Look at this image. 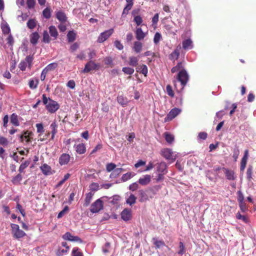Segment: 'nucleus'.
<instances>
[{"instance_id":"63","label":"nucleus","mask_w":256,"mask_h":256,"mask_svg":"<svg viewBox=\"0 0 256 256\" xmlns=\"http://www.w3.org/2000/svg\"><path fill=\"white\" fill-rule=\"evenodd\" d=\"M132 6L130 4H127L123 10L122 16H124V15H127L128 13V11L132 8Z\"/></svg>"},{"instance_id":"36","label":"nucleus","mask_w":256,"mask_h":256,"mask_svg":"<svg viewBox=\"0 0 256 256\" xmlns=\"http://www.w3.org/2000/svg\"><path fill=\"white\" fill-rule=\"evenodd\" d=\"M164 136L166 142L170 144H172L174 140V136L168 132L164 133Z\"/></svg>"},{"instance_id":"62","label":"nucleus","mask_w":256,"mask_h":256,"mask_svg":"<svg viewBox=\"0 0 256 256\" xmlns=\"http://www.w3.org/2000/svg\"><path fill=\"white\" fill-rule=\"evenodd\" d=\"M238 204L244 202V195L242 192L240 190L238 192Z\"/></svg>"},{"instance_id":"18","label":"nucleus","mask_w":256,"mask_h":256,"mask_svg":"<svg viewBox=\"0 0 256 256\" xmlns=\"http://www.w3.org/2000/svg\"><path fill=\"white\" fill-rule=\"evenodd\" d=\"M248 150L244 151V155L241 160L240 170V171H244L246 168L247 160L248 159Z\"/></svg>"},{"instance_id":"34","label":"nucleus","mask_w":256,"mask_h":256,"mask_svg":"<svg viewBox=\"0 0 256 256\" xmlns=\"http://www.w3.org/2000/svg\"><path fill=\"white\" fill-rule=\"evenodd\" d=\"M10 121L11 124L14 126H18L20 125L18 116L14 113L11 115Z\"/></svg>"},{"instance_id":"53","label":"nucleus","mask_w":256,"mask_h":256,"mask_svg":"<svg viewBox=\"0 0 256 256\" xmlns=\"http://www.w3.org/2000/svg\"><path fill=\"white\" fill-rule=\"evenodd\" d=\"M22 180V176L20 174H18L14 176L12 180V182L14 184H16L19 183Z\"/></svg>"},{"instance_id":"26","label":"nucleus","mask_w":256,"mask_h":256,"mask_svg":"<svg viewBox=\"0 0 256 256\" xmlns=\"http://www.w3.org/2000/svg\"><path fill=\"white\" fill-rule=\"evenodd\" d=\"M38 80L37 78L30 79L28 82L29 87L32 90L36 89L38 87Z\"/></svg>"},{"instance_id":"4","label":"nucleus","mask_w":256,"mask_h":256,"mask_svg":"<svg viewBox=\"0 0 256 256\" xmlns=\"http://www.w3.org/2000/svg\"><path fill=\"white\" fill-rule=\"evenodd\" d=\"M11 228L12 233L13 234L14 238L16 239H20L26 235V233L22 230L20 229L18 225L12 224Z\"/></svg>"},{"instance_id":"38","label":"nucleus","mask_w":256,"mask_h":256,"mask_svg":"<svg viewBox=\"0 0 256 256\" xmlns=\"http://www.w3.org/2000/svg\"><path fill=\"white\" fill-rule=\"evenodd\" d=\"M52 10L50 8L46 7L42 11V15L44 18L49 19L51 17Z\"/></svg>"},{"instance_id":"51","label":"nucleus","mask_w":256,"mask_h":256,"mask_svg":"<svg viewBox=\"0 0 256 256\" xmlns=\"http://www.w3.org/2000/svg\"><path fill=\"white\" fill-rule=\"evenodd\" d=\"M70 250L69 246H66V249H58L56 252L57 256H62L63 254H66L68 252V250Z\"/></svg>"},{"instance_id":"39","label":"nucleus","mask_w":256,"mask_h":256,"mask_svg":"<svg viewBox=\"0 0 256 256\" xmlns=\"http://www.w3.org/2000/svg\"><path fill=\"white\" fill-rule=\"evenodd\" d=\"M136 198L133 194H130L126 200V202L127 204L132 206L136 203Z\"/></svg>"},{"instance_id":"60","label":"nucleus","mask_w":256,"mask_h":256,"mask_svg":"<svg viewBox=\"0 0 256 256\" xmlns=\"http://www.w3.org/2000/svg\"><path fill=\"white\" fill-rule=\"evenodd\" d=\"M132 177V174L131 172H127L124 174L122 175V180L123 182L127 181L128 180L131 178Z\"/></svg>"},{"instance_id":"48","label":"nucleus","mask_w":256,"mask_h":256,"mask_svg":"<svg viewBox=\"0 0 256 256\" xmlns=\"http://www.w3.org/2000/svg\"><path fill=\"white\" fill-rule=\"evenodd\" d=\"M104 64L106 65H108L111 68L114 66L113 60L111 57H106L104 59Z\"/></svg>"},{"instance_id":"3","label":"nucleus","mask_w":256,"mask_h":256,"mask_svg":"<svg viewBox=\"0 0 256 256\" xmlns=\"http://www.w3.org/2000/svg\"><path fill=\"white\" fill-rule=\"evenodd\" d=\"M160 154L166 160H170V162H173L176 158V155L174 154L172 150L168 148L162 150Z\"/></svg>"},{"instance_id":"58","label":"nucleus","mask_w":256,"mask_h":256,"mask_svg":"<svg viewBox=\"0 0 256 256\" xmlns=\"http://www.w3.org/2000/svg\"><path fill=\"white\" fill-rule=\"evenodd\" d=\"M162 38V35L160 32H156L154 34V44H158L159 42L160 41V39Z\"/></svg>"},{"instance_id":"54","label":"nucleus","mask_w":256,"mask_h":256,"mask_svg":"<svg viewBox=\"0 0 256 256\" xmlns=\"http://www.w3.org/2000/svg\"><path fill=\"white\" fill-rule=\"evenodd\" d=\"M116 168V165L114 163H108L106 165V170L108 172H110Z\"/></svg>"},{"instance_id":"16","label":"nucleus","mask_w":256,"mask_h":256,"mask_svg":"<svg viewBox=\"0 0 256 256\" xmlns=\"http://www.w3.org/2000/svg\"><path fill=\"white\" fill-rule=\"evenodd\" d=\"M56 17L62 23H65L68 20L66 14L62 10L56 12Z\"/></svg>"},{"instance_id":"50","label":"nucleus","mask_w":256,"mask_h":256,"mask_svg":"<svg viewBox=\"0 0 256 256\" xmlns=\"http://www.w3.org/2000/svg\"><path fill=\"white\" fill-rule=\"evenodd\" d=\"M72 256H84L82 252L80 251V249L77 248H74L72 250Z\"/></svg>"},{"instance_id":"45","label":"nucleus","mask_w":256,"mask_h":256,"mask_svg":"<svg viewBox=\"0 0 256 256\" xmlns=\"http://www.w3.org/2000/svg\"><path fill=\"white\" fill-rule=\"evenodd\" d=\"M252 166L250 165L247 169L246 171V178L247 179L250 181L252 178Z\"/></svg>"},{"instance_id":"57","label":"nucleus","mask_w":256,"mask_h":256,"mask_svg":"<svg viewBox=\"0 0 256 256\" xmlns=\"http://www.w3.org/2000/svg\"><path fill=\"white\" fill-rule=\"evenodd\" d=\"M26 4L29 9L33 8L36 4L35 0H26Z\"/></svg>"},{"instance_id":"2","label":"nucleus","mask_w":256,"mask_h":256,"mask_svg":"<svg viewBox=\"0 0 256 256\" xmlns=\"http://www.w3.org/2000/svg\"><path fill=\"white\" fill-rule=\"evenodd\" d=\"M34 58L32 56H26L25 59L22 60L18 64V68L22 71H25L26 67H28L29 69H30L32 66V62L33 61Z\"/></svg>"},{"instance_id":"14","label":"nucleus","mask_w":256,"mask_h":256,"mask_svg":"<svg viewBox=\"0 0 256 256\" xmlns=\"http://www.w3.org/2000/svg\"><path fill=\"white\" fill-rule=\"evenodd\" d=\"M70 155L68 154H62L60 155L58 159V162L60 166L67 164L70 160Z\"/></svg>"},{"instance_id":"13","label":"nucleus","mask_w":256,"mask_h":256,"mask_svg":"<svg viewBox=\"0 0 256 256\" xmlns=\"http://www.w3.org/2000/svg\"><path fill=\"white\" fill-rule=\"evenodd\" d=\"M222 170L224 172L226 178L228 180H234L236 178V176L234 172L232 170L228 169L226 168H222Z\"/></svg>"},{"instance_id":"17","label":"nucleus","mask_w":256,"mask_h":256,"mask_svg":"<svg viewBox=\"0 0 256 256\" xmlns=\"http://www.w3.org/2000/svg\"><path fill=\"white\" fill-rule=\"evenodd\" d=\"M136 38L138 40H142L146 36L147 32H144L140 27L136 28L135 30Z\"/></svg>"},{"instance_id":"64","label":"nucleus","mask_w":256,"mask_h":256,"mask_svg":"<svg viewBox=\"0 0 256 256\" xmlns=\"http://www.w3.org/2000/svg\"><path fill=\"white\" fill-rule=\"evenodd\" d=\"M120 169L115 168L114 171L111 173L110 176V178H116L120 174Z\"/></svg>"},{"instance_id":"25","label":"nucleus","mask_w":256,"mask_h":256,"mask_svg":"<svg viewBox=\"0 0 256 256\" xmlns=\"http://www.w3.org/2000/svg\"><path fill=\"white\" fill-rule=\"evenodd\" d=\"M48 30L51 36L54 38V40H56L58 36V32L56 28L54 26H51L48 28Z\"/></svg>"},{"instance_id":"55","label":"nucleus","mask_w":256,"mask_h":256,"mask_svg":"<svg viewBox=\"0 0 256 256\" xmlns=\"http://www.w3.org/2000/svg\"><path fill=\"white\" fill-rule=\"evenodd\" d=\"M30 162L28 161H26L22 163L19 168L18 171L20 172L21 173L23 172L24 170L28 166Z\"/></svg>"},{"instance_id":"52","label":"nucleus","mask_w":256,"mask_h":256,"mask_svg":"<svg viewBox=\"0 0 256 256\" xmlns=\"http://www.w3.org/2000/svg\"><path fill=\"white\" fill-rule=\"evenodd\" d=\"M110 244L107 242L105 244L104 246L102 248V252L104 254H106L110 252Z\"/></svg>"},{"instance_id":"21","label":"nucleus","mask_w":256,"mask_h":256,"mask_svg":"<svg viewBox=\"0 0 256 256\" xmlns=\"http://www.w3.org/2000/svg\"><path fill=\"white\" fill-rule=\"evenodd\" d=\"M30 42L33 45H36L38 40L40 38V35L37 32H35L30 34Z\"/></svg>"},{"instance_id":"56","label":"nucleus","mask_w":256,"mask_h":256,"mask_svg":"<svg viewBox=\"0 0 256 256\" xmlns=\"http://www.w3.org/2000/svg\"><path fill=\"white\" fill-rule=\"evenodd\" d=\"M238 204L240 210L242 212H246L248 211V208L245 202L239 203Z\"/></svg>"},{"instance_id":"9","label":"nucleus","mask_w":256,"mask_h":256,"mask_svg":"<svg viewBox=\"0 0 256 256\" xmlns=\"http://www.w3.org/2000/svg\"><path fill=\"white\" fill-rule=\"evenodd\" d=\"M181 110L178 108H172L167 114L164 118V122H170L176 118L180 112Z\"/></svg>"},{"instance_id":"42","label":"nucleus","mask_w":256,"mask_h":256,"mask_svg":"<svg viewBox=\"0 0 256 256\" xmlns=\"http://www.w3.org/2000/svg\"><path fill=\"white\" fill-rule=\"evenodd\" d=\"M182 70H184V68L181 62H178L176 66H174L171 72L172 73H174L178 71H180Z\"/></svg>"},{"instance_id":"59","label":"nucleus","mask_w":256,"mask_h":256,"mask_svg":"<svg viewBox=\"0 0 256 256\" xmlns=\"http://www.w3.org/2000/svg\"><path fill=\"white\" fill-rule=\"evenodd\" d=\"M166 92L168 96H171L172 98L174 96V91L172 89V86L168 84L166 86Z\"/></svg>"},{"instance_id":"10","label":"nucleus","mask_w":256,"mask_h":256,"mask_svg":"<svg viewBox=\"0 0 256 256\" xmlns=\"http://www.w3.org/2000/svg\"><path fill=\"white\" fill-rule=\"evenodd\" d=\"M98 68L99 65L98 64H96L94 61L90 60L85 64L83 72L88 73L91 70L98 69Z\"/></svg>"},{"instance_id":"31","label":"nucleus","mask_w":256,"mask_h":256,"mask_svg":"<svg viewBox=\"0 0 256 256\" xmlns=\"http://www.w3.org/2000/svg\"><path fill=\"white\" fill-rule=\"evenodd\" d=\"M136 71L139 72L142 74H143L144 76H146V74L148 72V68L146 65L142 64V66H138L136 68Z\"/></svg>"},{"instance_id":"28","label":"nucleus","mask_w":256,"mask_h":256,"mask_svg":"<svg viewBox=\"0 0 256 256\" xmlns=\"http://www.w3.org/2000/svg\"><path fill=\"white\" fill-rule=\"evenodd\" d=\"M50 128H51L52 129V132H51V134H52V137H51V140H53L54 138V136H55V135L58 132V130H57V128H58V124H56V121H54L51 124H50Z\"/></svg>"},{"instance_id":"24","label":"nucleus","mask_w":256,"mask_h":256,"mask_svg":"<svg viewBox=\"0 0 256 256\" xmlns=\"http://www.w3.org/2000/svg\"><path fill=\"white\" fill-rule=\"evenodd\" d=\"M142 48V44L140 40L136 41L134 43L133 50L136 53H140Z\"/></svg>"},{"instance_id":"1","label":"nucleus","mask_w":256,"mask_h":256,"mask_svg":"<svg viewBox=\"0 0 256 256\" xmlns=\"http://www.w3.org/2000/svg\"><path fill=\"white\" fill-rule=\"evenodd\" d=\"M189 79V76L187 72L185 70H180L176 76V80L180 82L181 87L178 88L176 86V80H174V86L176 90L180 92L182 90L186 84Z\"/></svg>"},{"instance_id":"7","label":"nucleus","mask_w":256,"mask_h":256,"mask_svg":"<svg viewBox=\"0 0 256 256\" xmlns=\"http://www.w3.org/2000/svg\"><path fill=\"white\" fill-rule=\"evenodd\" d=\"M46 109L50 113H54L60 108V105L57 102L49 98L48 104L46 106Z\"/></svg>"},{"instance_id":"20","label":"nucleus","mask_w":256,"mask_h":256,"mask_svg":"<svg viewBox=\"0 0 256 256\" xmlns=\"http://www.w3.org/2000/svg\"><path fill=\"white\" fill-rule=\"evenodd\" d=\"M40 169L42 170V174L46 176L52 174L51 167L46 164H44L40 167Z\"/></svg>"},{"instance_id":"30","label":"nucleus","mask_w":256,"mask_h":256,"mask_svg":"<svg viewBox=\"0 0 256 256\" xmlns=\"http://www.w3.org/2000/svg\"><path fill=\"white\" fill-rule=\"evenodd\" d=\"M93 196H94V194H92V192H88L86 194V198L84 200V207H87L90 205V204L92 201Z\"/></svg>"},{"instance_id":"27","label":"nucleus","mask_w":256,"mask_h":256,"mask_svg":"<svg viewBox=\"0 0 256 256\" xmlns=\"http://www.w3.org/2000/svg\"><path fill=\"white\" fill-rule=\"evenodd\" d=\"M138 57L135 56H130L129 58L128 64L134 67L138 65Z\"/></svg>"},{"instance_id":"40","label":"nucleus","mask_w":256,"mask_h":256,"mask_svg":"<svg viewBox=\"0 0 256 256\" xmlns=\"http://www.w3.org/2000/svg\"><path fill=\"white\" fill-rule=\"evenodd\" d=\"M42 41L46 44H48L50 42V38L47 30H44L43 32Z\"/></svg>"},{"instance_id":"19","label":"nucleus","mask_w":256,"mask_h":256,"mask_svg":"<svg viewBox=\"0 0 256 256\" xmlns=\"http://www.w3.org/2000/svg\"><path fill=\"white\" fill-rule=\"evenodd\" d=\"M151 176L149 174L144 176L143 177L140 178L138 180V183L142 186L148 185L151 181Z\"/></svg>"},{"instance_id":"37","label":"nucleus","mask_w":256,"mask_h":256,"mask_svg":"<svg viewBox=\"0 0 256 256\" xmlns=\"http://www.w3.org/2000/svg\"><path fill=\"white\" fill-rule=\"evenodd\" d=\"M58 66V64L56 62H52L49 64H48L44 68V70H46L47 72L50 71H52L55 70Z\"/></svg>"},{"instance_id":"35","label":"nucleus","mask_w":256,"mask_h":256,"mask_svg":"<svg viewBox=\"0 0 256 256\" xmlns=\"http://www.w3.org/2000/svg\"><path fill=\"white\" fill-rule=\"evenodd\" d=\"M26 24L28 28L32 30L36 26V20L34 18H30Z\"/></svg>"},{"instance_id":"8","label":"nucleus","mask_w":256,"mask_h":256,"mask_svg":"<svg viewBox=\"0 0 256 256\" xmlns=\"http://www.w3.org/2000/svg\"><path fill=\"white\" fill-rule=\"evenodd\" d=\"M33 133L28 130L22 132V134L19 136L20 142H23L24 141L26 143H29L32 142V139Z\"/></svg>"},{"instance_id":"41","label":"nucleus","mask_w":256,"mask_h":256,"mask_svg":"<svg viewBox=\"0 0 256 256\" xmlns=\"http://www.w3.org/2000/svg\"><path fill=\"white\" fill-rule=\"evenodd\" d=\"M117 100L118 102L122 106H126L128 103L126 98L122 96H118L117 97Z\"/></svg>"},{"instance_id":"61","label":"nucleus","mask_w":256,"mask_h":256,"mask_svg":"<svg viewBox=\"0 0 256 256\" xmlns=\"http://www.w3.org/2000/svg\"><path fill=\"white\" fill-rule=\"evenodd\" d=\"M79 48V44L78 42H74L72 44L70 48L71 52H74Z\"/></svg>"},{"instance_id":"15","label":"nucleus","mask_w":256,"mask_h":256,"mask_svg":"<svg viewBox=\"0 0 256 256\" xmlns=\"http://www.w3.org/2000/svg\"><path fill=\"white\" fill-rule=\"evenodd\" d=\"M156 172L158 173H164L166 174L168 172L167 170V165L164 162L158 163L156 165Z\"/></svg>"},{"instance_id":"12","label":"nucleus","mask_w":256,"mask_h":256,"mask_svg":"<svg viewBox=\"0 0 256 256\" xmlns=\"http://www.w3.org/2000/svg\"><path fill=\"white\" fill-rule=\"evenodd\" d=\"M64 240H68L71 242H82V240L78 236H72L70 232H66L62 236Z\"/></svg>"},{"instance_id":"33","label":"nucleus","mask_w":256,"mask_h":256,"mask_svg":"<svg viewBox=\"0 0 256 256\" xmlns=\"http://www.w3.org/2000/svg\"><path fill=\"white\" fill-rule=\"evenodd\" d=\"M136 12L134 10H133L132 12V14L134 16V22L136 24L137 26H139L140 25L143 20L142 18L140 16H136Z\"/></svg>"},{"instance_id":"32","label":"nucleus","mask_w":256,"mask_h":256,"mask_svg":"<svg viewBox=\"0 0 256 256\" xmlns=\"http://www.w3.org/2000/svg\"><path fill=\"white\" fill-rule=\"evenodd\" d=\"M182 48L184 50L192 48V40L190 38H188L183 40Z\"/></svg>"},{"instance_id":"44","label":"nucleus","mask_w":256,"mask_h":256,"mask_svg":"<svg viewBox=\"0 0 256 256\" xmlns=\"http://www.w3.org/2000/svg\"><path fill=\"white\" fill-rule=\"evenodd\" d=\"M122 70L125 74L129 75L133 74L134 72V70L133 68L130 67H124L122 68Z\"/></svg>"},{"instance_id":"29","label":"nucleus","mask_w":256,"mask_h":256,"mask_svg":"<svg viewBox=\"0 0 256 256\" xmlns=\"http://www.w3.org/2000/svg\"><path fill=\"white\" fill-rule=\"evenodd\" d=\"M76 34L74 30H70L67 34V39L68 42H72L76 39Z\"/></svg>"},{"instance_id":"46","label":"nucleus","mask_w":256,"mask_h":256,"mask_svg":"<svg viewBox=\"0 0 256 256\" xmlns=\"http://www.w3.org/2000/svg\"><path fill=\"white\" fill-rule=\"evenodd\" d=\"M138 193L140 196V202H144L147 200L146 194L143 190H139Z\"/></svg>"},{"instance_id":"49","label":"nucleus","mask_w":256,"mask_h":256,"mask_svg":"<svg viewBox=\"0 0 256 256\" xmlns=\"http://www.w3.org/2000/svg\"><path fill=\"white\" fill-rule=\"evenodd\" d=\"M1 28L4 34H8L10 32V28L8 24L2 25Z\"/></svg>"},{"instance_id":"22","label":"nucleus","mask_w":256,"mask_h":256,"mask_svg":"<svg viewBox=\"0 0 256 256\" xmlns=\"http://www.w3.org/2000/svg\"><path fill=\"white\" fill-rule=\"evenodd\" d=\"M76 150L79 154H83L86 152V146L84 144H79L75 146Z\"/></svg>"},{"instance_id":"11","label":"nucleus","mask_w":256,"mask_h":256,"mask_svg":"<svg viewBox=\"0 0 256 256\" xmlns=\"http://www.w3.org/2000/svg\"><path fill=\"white\" fill-rule=\"evenodd\" d=\"M121 218L124 221H128L132 219V210L130 208H124L120 214Z\"/></svg>"},{"instance_id":"23","label":"nucleus","mask_w":256,"mask_h":256,"mask_svg":"<svg viewBox=\"0 0 256 256\" xmlns=\"http://www.w3.org/2000/svg\"><path fill=\"white\" fill-rule=\"evenodd\" d=\"M180 46H178L174 51L170 55V58L172 60H177L180 56Z\"/></svg>"},{"instance_id":"43","label":"nucleus","mask_w":256,"mask_h":256,"mask_svg":"<svg viewBox=\"0 0 256 256\" xmlns=\"http://www.w3.org/2000/svg\"><path fill=\"white\" fill-rule=\"evenodd\" d=\"M236 218L238 220H242L245 223H248L249 222L248 218L244 215H242L239 212L236 214Z\"/></svg>"},{"instance_id":"5","label":"nucleus","mask_w":256,"mask_h":256,"mask_svg":"<svg viewBox=\"0 0 256 256\" xmlns=\"http://www.w3.org/2000/svg\"><path fill=\"white\" fill-rule=\"evenodd\" d=\"M103 207V202L99 198L92 204L90 211L92 213H96L102 210Z\"/></svg>"},{"instance_id":"47","label":"nucleus","mask_w":256,"mask_h":256,"mask_svg":"<svg viewBox=\"0 0 256 256\" xmlns=\"http://www.w3.org/2000/svg\"><path fill=\"white\" fill-rule=\"evenodd\" d=\"M36 126L37 129V132L40 134L38 135V138H39L41 134L44 132V126L42 124L40 123V124H36Z\"/></svg>"},{"instance_id":"6","label":"nucleus","mask_w":256,"mask_h":256,"mask_svg":"<svg viewBox=\"0 0 256 256\" xmlns=\"http://www.w3.org/2000/svg\"><path fill=\"white\" fill-rule=\"evenodd\" d=\"M113 28H110L102 32L98 36L97 42L99 43H102L108 39L114 33Z\"/></svg>"}]
</instances>
